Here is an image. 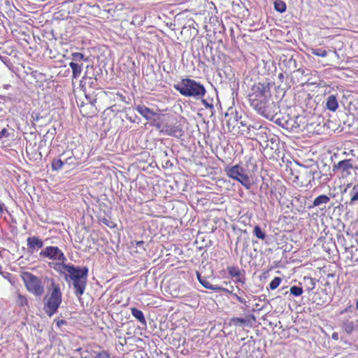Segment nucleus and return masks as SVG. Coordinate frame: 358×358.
Here are the masks:
<instances>
[{
  "instance_id": "40",
  "label": "nucleus",
  "mask_w": 358,
  "mask_h": 358,
  "mask_svg": "<svg viewBox=\"0 0 358 358\" xmlns=\"http://www.w3.org/2000/svg\"><path fill=\"white\" fill-rule=\"evenodd\" d=\"M236 282L244 283V279H243L241 275H240V277H236Z\"/></svg>"
},
{
  "instance_id": "47",
  "label": "nucleus",
  "mask_w": 358,
  "mask_h": 358,
  "mask_svg": "<svg viewBox=\"0 0 358 358\" xmlns=\"http://www.w3.org/2000/svg\"><path fill=\"white\" fill-rule=\"evenodd\" d=\"M356 309L358 310V299L357 300L356 302Z\"/></svg>"
},
{
  "instance_id": "27",
  "label": "nucleus",
  "mask_w": 358,
  "mask_h": 358,
  "mask_svg": "<svg viewBox=\"0 0 358 358\" xmlns=\"http://www.w3.org/2000/svg\"><path fill=\"white\" fill-rule=\"evenodd\" d=\"M282 280L280 277H275L269 284L271 289H276L280 284Z\"/></svg>"
},
{
  "instance_id": "34",
  "label": "nucleus",
  "mask_w": 358,
  "mask_h": 358,
  "mask_svg": "<svg viewBox=\"0 0 358 358\" xmlns=\"http://www.w3.org/2000/svg\"><path fill=\"white\" fill-rule=\"evenodd\" d=\"M10 136V133L6 128H3L1 131H0V140L3 138H7Z\"/></svg>"
},
{
  "instance_id": "4",
  "label": "nucleus",
  "mask_w": 358,
  "mask_h": 358,
  "mask_svg": "<svg viewBox=\"0 0 358 358\" xmlns=\"http://www.w3.org/2000/svg\"><path fill=\"white\" fill-rule=\"evenodd\" d=\"M62 292L58 283L52 281L50 294L46 296L44 311L50 317L52 316L62 303Z\"/></svg>"
},
{
  "instance_id": "17",
  "label": "nucleus",
  "mask_w": 358,
  "mask_h": 358,
  "mask_svg": "<svg viewBox=\"0 0 358 358\" xmlns=\"http://www.w3.org/2000/svg\"><path fill=\"white\" fill-rule=\"evenodd\" d=\"M330 201V198L327 195L322 194L316 197L313 201V206H319L322 204H326Z\"/></svg>"
},
{
  "instance_id": "46",
  "label": "nucleus",
  "mask_w": 358,
  "mask_h": 358,
  "mask_svg": "<svg viewBox=\"0 0 358 358\" xmlns=\"http://www.w3.org/2000/svg\"><path fill=\"white\" fill-rule=\"evenodd\" d=\"M310 282H312L313 287L311 289H313L315 287V282H313V280L312 278H309Z\"/></svg>"
},
{
  "instance_id": "35",
  "label": "nucleus",
  "mask_w": 358,
  "mask_h": 358,
  "mask_svg": "<svg viewBox=\"0 0 358 358\" xmlns=\"http://www.w3.org/2000/svg\"><path fill=\"white\" fill-rule=\"evenodd\" d=\"M232 296L236 299L237 301H238L241 303H246V301L244 299H242L238 295H237L236 293L232 294Z\"/></svg>"
},
{
  "instance_id": "36",
  "label": "nucleus",
  "mask_w": 358,
  "mask_h": 358,
  "mask_svg": "<svg viewBox=\"0 0 358 358\" xmlns=\"http://www.w3.org/2000/svg\"><path fill=\"white\" fill-rule=\"evenodd\" d=\"M221 289H218V291H222L224 292H227V293H229V294H230L231 295H232V294H234L233 289L230 290L229 289L224 288L222 287H221ZM231 289H233V287H231Z\"/></svg>"
},
{
  "instance_id": "52",
  "label": "nucleus",
  "mask_w": 358,
  "mask_h": 358,
  "mask_svg": "<svg viewBox=\"0 0 358 358\" xmlns=\"http://www.w3.org/2000/svg\"><path fill=\"white\" fill-rule=\"evenodd\" d=\"M0 59H1L2 61H3V57H1V56H0Z\"/></svg>"
},
{
  "instance_id": "19",
  "label": "nucleus",
  "mask_w": 358,
  "mask_h": 358,
  "mask_svg": "<svg viewBox=\"0 0 358 358\" xmlns=\"http://www.w3.org/2000/svg\"><path fill=\"white\" fill-rule=\"evenodd\" d=\"M200 283L206 289L218 291V289H222L220 286L218 285H211L208 279L205 277L203 280H200Z\"/></svg>"
},
{
  "instance_id": "44",
  "label": "nucleus",
  "mask_w": 358,
  "mask_h": 358,
  "mask_svg": "<svg viewBox=\"0 0 358 358\" xmlns=\"http://www.w3.org/2000/svg\"><path fill=\"white\" fill-rule=\"evenodd\" d=\"M143 245H144V242L143 241H138L136 243V245L138 246V247H142Z\"/></svg>"
},
{
  "instance_id": "7",
  "label": "nucleus",
  "mask_w": 358,
  "mask_h": 358,
  "mask_svg": "<svg viewBox=\"0 0 358 358\" xmlns=\"http://www.w3.org/2000/svg\"><path fill=\"white\" fill-rule=\"evenodd\" d=\"M227 175L231 178L240 182L246 189H250L251 182L248 171L240 165H235L229 168Z\"/></svg>"
},
{
  "instance_id": "22",
  "label": "nucleus",
  "mask_w": 358,
  "mask_h": 358,
  "mask_svg": "<svg viewBox=\"0 0 358 358\" xmlns=\"http://www.w3.org/2000/svg\"><path fill=\"white\" fill-rule=\"evenodd\" d=\"M16 303L20 307H24V306H28L27 298L25 296H24L20 293L17 294Z\"/></svg>"
},
{
  "instance_id": "16",
  "label": "nucleus",
  "mask_w": 358,
  "mask_h": 358,
  "mask_svg": "<svg viewBox=\"0 0 358 358\" xmlns=\"http://www.w3.org/2000/svg\"><path fill=\"white\" fill-rule=\"evenodd\" d=\"M131 315L138 321L140 322L142 324H146V320L145 319V317H144V315H143V313L136 308H132L131 309Z\"/></svg>"
},
{
  "instance_id": "41",
  "label": "nucleus",
  "mask_w": 358,
  "mask_h": 358,
  "mask_svg": "<svg viewBox=\"0 0 358 358\" xmlns=\"http://www.w3.org/2000/svg\"><path fill=\"white\" fill-rule=\"evenodd\" d=\"M351 306H349L348 307L345 308V309H343L341 312V314H343L344 313H347L348 311H350V308H351Z\"/></svg>"
},
{
  "instance_id": "29",
  "label": "nucleus",
  "mask_w": 358,
  "mask_h": 358,
  "mask_svg": "<svg viewBox=\"0 0 358 358\" xmlns=\"http://www.w3.org/2000/svg\"><path fill=\"white\" fill-rule=\"evenodd\" d=\"M246 322V320L244 318L241 317H233L231 320V323L236 326H242L243 324H245Z\"/></svg>"
},
{
  "instance_id": "21",
  "label": "nucleus",
  "mask_w": 358,
  "mask_h": 358,
  "mask_svg": "<svg viewBox=\"0 0 358 358\" xmlns=\"http://www.w3.org/2000/svg\"><path fill=\"white\" fill-rule=\"evenodd\" d=\"M64 162L62 159H54L52 162V168L55 171H59L62 169Z\"/></svg>"
},
{
  "instance_id": "49",
  "label": "nucleus",
  "mask_w": 358,
  "mask_h": 358,
  "mask_svg": "<svg viewBox=\"0 0 358 358\" xmlns=\"http://www.w3.org/2000/svg\"><path fill=\"white\" fill-rule=\"evenodd\" d=\"M279 78H283V75H282V73H280V74L279 75Z\"/></svg>"
},
{
  "instance_id": "43",
  "label": "nucleus",
  "mask_w": 358,
  "mask_h": 358,
  "mask_svg": "<svg viewBox=\"0 0 358 358\" xmlns=\"http://www.w3.org/2000/svg\"><path fill=\"white\" fill-rule=\"evenodd\" d=\"M332 338L334 340H338V334L337 333H333L332 334Z\"/></svg>"
},
{
  "instance_id": "23",
  "label": "nucleus",
  "mask_w": 358,
  "mask_h": 358,
  "mask_svg": "<svg viewBox=\"0 0 358 358\" xmlns=\"http://www.w3.org/2000/svg\"><path fill=\"white\" fill-rule=\"evenodd\" d=\"M254 235L259 239L264 240L266 237L265 233L262 230L261 227L258 225L255 226L253 229Z\"/></svg>"
},
{
  "instance_id": "42",
  "label": "nucleus",
  "mask_w": 358,
  "mask_h": 358,
  "mask_svg": "<svg viewBox=\"0 0 358 358\" xmlns=\"http://www.w3.org/2000/svg\"><path fill=\"white\" fill-rule=\"evenodd\" d=\"M196 276L198 278V280L200 282V280H203L204 277L201 276V273L199 272H196Z\"/></svg>"
},
{
  "instance_id": "13",
  "label": "nucleus",
  "mask_w": 358,
  "mask_h": 358,
  "mask_svg": "<svg viewBox=\"0 0 358 358\" xmlns=\"http://www.w3.org/2000/svg\"><path fill=\"white\" fill-rule=\"evenodd\" d=\"M69 66L72 69L73 78H78L81 74L83 64H79L78 63L71 62L69 63Z\"/></svg>"
},
{
  "instance_id": "3",
  "label": "nucleus",
  "mask_w": 358,
  "mask_h": 358,
  "mask_svg": "<svg viewBox=\"0 0 358 358\" xmlns=\"http://www.w3.org/2000/svg\"><path fill=\"white\" fill-rule=\"evenodd\" d=\"M174 88L185 96H192L197 99H201L206 92L203 85L189 78L182 79L174 85Z\"/></svg>"
},
{
  "instance_id": "15",
  "label": "nucleus",
  "mask_w": 358,
  "mask_h": 358,
  "mask_svg": "<svg viewBox=\"0 0 358 358\" xmlns=\"http://www.w3.org/2000/svg\"><path fill=\"white\" fill-rule=\"evenodd\" d=\"M341 327L346 334H351L355 329V324L353 322L346 319L343 320Z\"/></svg>"
},
{
  "instance_id": "33",
  "label": "nucleus",
  "mask_w": 358,
  "mask_h": 358,
  "mask_svg": "<svg viewBox=\"0 0 358 358\" xmlns=\"http://www.w3.org/2000/svg\"><path fill=\"white\" fill-rule=\"evenodd\" d=\"M63 161L64 164L73 165L75 164V158L73 156L67 157Z\"/></svg>"
},
{
  "instance_id": "51",
  "label": "nucleus",
  "mask_w": 358,
  "mask_h": 358,
  "mask_svg": "<svg viewBox=\"0 0 358 358\" xmlns=\"http://www.w3.org/2000/svg\"><path fill=\"white\" fill-rule=\"evenodd\" d=\"M64 154H62V155H61V156H60V157H64Z\"/></svg>"
},
{
  "instance_id": "14",
  "label": "nucleus",
  "mask_w": 358,
  "mask_h": 358,
  "mask_svg": "<svg viewBox=\"0 0 358 358\" xmlns=\"http://www.w3.org/2000/svg\"><path fill=\"white\" fill-rule=\"evenodd\" d=\"M81 83L82 87L88 85L90 87L94 89L97 85V80L96 78L85 76L81 80Z\"/></svg>"
},
{
  "instance_id": "9",
  "label": "nucleus",
  "mask_w": 358,
  "mask_h": 358,
  "mask_svg": "<svg viewBox=\"0 0 358 358\" xmlns=\"http://www.w3.org/2000/svg\"><path fill=\"white\" fill-rule=\"evenodd\" d=\"M315 171L308 167L302 166L299 171V175L295 178L297 180H301V183L310 184L315 180Z\"/></svg>"
},
{
  "instance_id": "5",
  "label": "nucleus",
  "mask_w": 358,
  "mask_h": 358,
  "mask_svg": "<svg viewBox=\"0 0 358 358\" xmlns=\"http://www.w3.org/2000/svg\"><path fill=\"white\" fill-rule=\"evenodd\" d=\"M21 278L27 289L36 296H41L45 292L44 285L41 280L34 274L24 271L21 273Z\"/></svg>"
},
{
  "instance_id": "25",
  "label": "nucleus",
  "mask_w": 358,
  "mask_h": 358,
  "mask_svg": "<svg viewBox=\"0 0 358 358\" xmlns=\"http://www.w3.org/2000/svg\"><path fill=\"white\" fill-rule=\"evenodd\" d=\"M289 292L294 296H299L303 294V288L298 286H292L289 289Z\"/></svg>"
},
{
  "instance_id": "24",
  "label": "nucleus",
  "mask_w": 358,
  "mask_h": 358,
  "mask_svg": "<svg viewBox=\"0 0 358 358\" xmlns=\"http://www.w3.org/2000/svg\"><path fill=\"white\" fill-rule=\"evenodd\" d=\"M227 271L231 277H240L241 274V270L236 266H229Z\"/></svg>"
},
{
  "instance_id": "10",
  "label": "nucleus",
  "mask_w": 358,
  "mask_h": 358,
  "mask_svg": "<svg viewBox=\"0 0 358 358\" xmlns=\"http://www.w3.org/2000/svg\"><path fill=\"white\" fill-rule=\"evenodd\" d=\"M29 252L33 253L43 247V241L37 236H30L27 239Z\"/></svg>"
},
{
  "instance_id": "28",
  "label": "nucleus",
  "mask_w": 358,
  "mask_h": 358,
  "mask_svg": "<svg viewBox=\"0 0 358 358\" xmlns=\"http://www.w3.org/2000/svg\"><path fill=\"white\" fill-rule=\"evenodd\" d=\"M310 52L318 57H325L327 55V52L322 49H311Z\"/></svg>"
},
{
  "instance_id": "18",
  "label": "nucleus",
  "mask_w": 358,
  "mask_h": 358,
  "mask_svg": "<svg viewBox=\"0 0 358 358\" xmlns=\"http://www.w3.org/2000/svg\"><path fill=\"white\" fill-rule=\"evenodd\" d=\"M350 205H353L358 201V183L355 185L350 192Z\"/></svg>"
},
{
  "instance_id": "11",
  "label": "nucleus",
  "mask_w": 358,
  "mask_h": 358,
  "mask_svg": "<svg viewBox=\"0 0 358 358\" xmlns=\"http://www.w3.org/2000/svg\"><path fill=\"white\" fill-rule=\"evenodd\" d=\"M136 110L146 120H152L156 113L145 106L139 105L136 108Z\"/></svg>"
},
{
  "instance_id": "20",
  "label": "nucleus",
  "mask_w": 358,
  "mask_h": 358,
  "mask_svg": "<svg viewBox=\"0 0 358 358\" xmlns=\"http://www.w3.org/2000/svg\"><path fill=\"white\" fill-rule=\"evenodd\" d=\"M286 4L281 0H276L274 1V8L278 12L282 13L286 10Z\"/></svg>"
},
{
  "instance_id": "39",
  "label": "nucleus",
  "mask_w": 358,
  "mask_h": 358,
  "mask_svg": "<svg viewBox=\"0 0 358 358\" xmlns=\"http://www.w3.org/2000/svg\"><path fill=\"white\" fill-rule=\"evenodd\" d=\"M136 117H137L135 116V117L134 118V117H132L131 116H129L128 114L127 115V119L129 120L131 122H136Z\"/></svg>"
},
{
  "instance_id": "45",
  "label": "nucleus",
  "mask_w": 358,
  "mask_h": 358,
  "mask_svg": "<svg viewBox=\"0 0 358 358\" xmlns=\"http://www.w3.org/2000/svg\"><path fill=\"white\" fill-rule=\"evenodd\" d=\"M240 124L243 126V127H246L247 126V123L245 122V121H241L240 122Z\"/></svg>"
},
{
  "instance_id": "30",
  "label": "nucleus",
  "mask_w": 358,
  "mask_h": 358,
  "mask_svg": "<svg viewBox=\"0 0 358 358\" xmlns=\"http://www.w3.org/2000/svg\"><path fill=\"white\" fill-rule=\"evenodd\" d=\"M171 134L175 137H179L182 136V130L178 127H173L170 129Z\"/></svg>"
},
{
  "instance_id": "37",
  "label": "nucleus",
  "mask_w": 358,
  "mask_h": 358,
  "mask_svg": "<svg viewBox=\"0 0 358 358\" xmlns=\"http://www.w3.org/2000/svg\"><path fill=\"white\" fill-rule=\"evenodd\" d=\"M202 103L206 106V108H212L213 107L212 103H208L206 100H202Z\"/></svg>"
},
{
  "instance_id": "8",
  "label": "nucleus",
  "mask_w": 358,
  "mask_h": 358,
  "mask_svg": "<svg viewBox=\"0 0 358 358\" xmlns=\"http://www.w3.org/2000/svg\"><path fill=\"white\" fill-rule=\"evenodd\" d=\"M355 169L357 168L353 166L351 159L341 160L334 166V171L338 173L342 178L351 176Z\"/></svg>"
},
{
  "instance_id": "38",
  "label": "nucleus",
  "mask_w": 358,
  "mask_h": 358,
  "mask_svg": "<svg viewBox=\"0 0 358 358\" xmlns=\"http://www.w3.org/2000/svg\"><path fill=\"white\" fill-rule=\"evenodd\" d=\"M4 208H5L4 204L0 203V218H1L3 216Z\"/></svg>"
},
{
  "instance_id": "1",
  "label": "nucleus",
  "mask_w": 358,
  "mask_h": 358,
  "mask_svg": "<svg viewBox=\"0 0 358 358\" xmlns=\"http://www.w3.org/2000/svg\"><path fill=\"white\" fill-rule=\"evenodd\" d=\"M270 98V84L266 83L255 84L251 89V92L248 95L250 106L259 115L274 121L282 127L288 128L290 127L292 129L299 127V125L296 122L294 124H290L289 121L282 123L279 118L275 120V116L279 112V106L277 103L273 101H271Z\"/></svg>"
},
{
  "instance_id": "32",
  "label": "nucleus",
  "mask_w": 358,
  "mask_h": 358,
  "mask_svg": "<svg viewBox=\"0 0 358 358\" xmlns=\"http://www.w3.org/2000/svg\"><path fill=\"white\" fill-rule=\"evenodd\" d=\"M85 98L88 101V102L92 106H94L96 102V96L91 94L90 93H85Z\"/></svg>"
},
{
  "instance_id": "12",
  "label": "nucleus",
  "mask_w": 358,
  "mask_h": 358,
  "mask_svg": "<svg viewBox=\"0 0 358 358\" xmlns=\"http://www.w3.org/2000/svg\"><path fill=\"white\" fill-rule=\"evenodd\" d=\"M326 106L331 111H336L338 107L337 98L335 95H330L327 99Z\"/></svg>"
},
{
  "instance_id": "50",
  "label": "nucleus",
  "mask_w": 358,
  "mask_h": 358,
  "mask_svg": "<svg viewBox=\"0 0 358 358\" xmlns=\"http://www.w3.org/2000/svg\"><path fill=\"white\" fill-rule=\"evenodd\" d=\"M117 95H119L121 98H123V96L122 94H117Z\"/></svg>"
},
{
  "instance_id": "2",
  "label": "nucleus",
  "mask_w": 358,
  "mask_h": 358,
  "mask_svg": "<svg viewBox=\"0 0 358 358\" xmlns=\"http://www.w3.org/2000/svg\"><path fill=\"white\" fill-rule=\"evenodd\" d=\"M58 272L64 275L66 281L71 282L76 296L80 298L86 289L88 268L66 264Z\"/></svg>"
},
{
  "instance_id": "48",
  "label": "nucleus",
  "mask_w": 358,
  "mask_h": 358,
  "mask_svg": "<svg viewBox=\"0 0 358 358\" xmlns=\"http://www.w3.org/2000/svg\"><path fill=\"white\" fill-rule=\"evenodd\" d=\"M64 321L61 320L60 322H58V325H59V324H64Z\"/></svg>"
},
{
  "instance_id": "6",
  "label": "nucleus",
  "mask_w": 358,
  "mask_h": 358,
  "mask_svg": "<svg viewBox=\"0 0 358 358\" xmlns=\"http://www.w3.org/2000/svg\"><path fill=\"white\" fill-rule=\"evenodd\" d=\"M40 257L48 258L49 259L55 261L54 268L59 271L62 268L63 265H66L67 261L64 252L57 246H47L43 248L39 253Z\"/></svg>"
},
{
  "instance_id": "26",
  "label": "nucleus",
  "mask_w": 358,
  "mask_h": 358,
  "mask_svg": "<svg viewBox=\"0 0 358 358\" xmlns=\"http://www.w3.org/2000/svg\"><path fill=\"white\" fill-rule=\"evenodd\" d=\"M72 59L76 63L82 60L87 61V58L85 57L84 55L80 52H73L71 54Z\"/></svg>"
},
{
  "instance_id": "31",
  "label": "nucleus",
  "mask_w": 358,
  "mask_h": 358,
  "mask_svg": "<svg viewBox=\"0 0 358 358\" xmlns=\"http://www.w3.org/2000/svg\"><path fill=\"white\" fill-rule=\"evenodd\" d=\"M94 358H110V355L107 351H101L100 352H94Z\"/></svg>"
},
{
  "instance_id": "53",
  "label": "nucleus",
  "mask_w": 358,
  "mask_h": 358,
  "mask_svg": "<svg viewBox=\"0 0 358 358\" xmlns=\"http://www.w3.org/2000/svg\"><path fill=\"white\" fill-rule=\"evenodd\" d=\"M357 322H358V319H357Z\"/></svg>"
}]
</instances>
